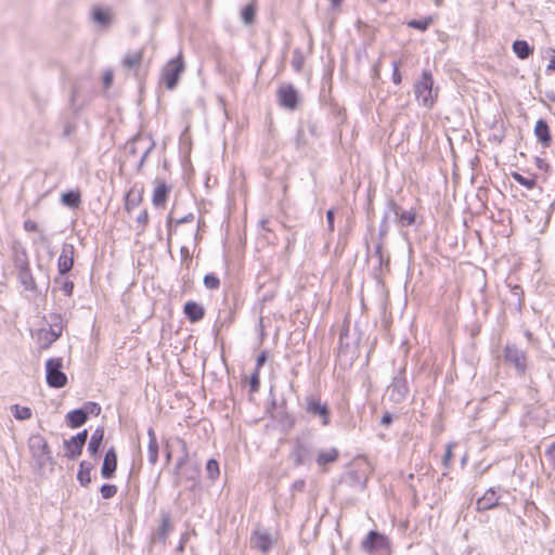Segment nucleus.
<instances>
[{"label":"nucleus","instance_id":"29","mask_svg":"<svg viewBox=\"0 0 555 555\" xmlns=\"http://www.w3.org/2000/svg\"><path fill=\"white\" fill-rule=\"evenodd\" d=\"M93 468V465L90 462L82 461L79 465V472L77 474V479L82 487H87L91 482L90 473Z\"/></svg>","mask_w":555,"mask_h":555},{"label":"nucleus","instance_id":"62","mask_svg":"<svg viewBox=\"0 0 555 555\" xmlns=\"http://www.w3.org/2000/svg\"><path fill=\"white\" fill-rule=\"evenodd\" d=\"M186 539H188V537H186V535H183V537L181 538L180 543H179V545H178V547H177V550H178L179 552H182V551H183V548H184V543H185Z\"/></svg>","mask_w":555,"mask_h":555},{"label":"nucleus","instance_id":"43","mask_svg":"<svg viewBox=\"0 0 555 555\" xmlns=\"http://www.w3.org/2000/svg\"><path fill=\"white\" fill-rule=\"evenodd\" d=\"M141 196H138V198L134 197L133 192H129L126 196V204L125 207L127 210H130L134 207H137L140 203Z\"/></svg>","mask_w":555,"mask_h":555},{"label":"nucleus","instance_id":"17","mask_svg":"<svg viewBox=\"0 0 555 555\" xmlns=\"http://www.w3.org/2000/svg\"><path fill=\"white\" fill-rule=\"evenodd\" d=\"M499 495L494 489H488L476 502L477 511H488L499 505Z\"/></svg>","mask_w":555,"mask_h":555},{"label":"nucleus","instance_id":"35","mask_svg":"<svg viewBox=\"0 0 555 555\" xmlns=\"http://www.w3.org/2000/svg\"><path fill=\"white\" fill-rule=\"evenodd\" d=\"M206 472H207L208 478L210 480L215 481L219 477V474H220L218 462L214 459L208 460V462L206 464Z\"/></svg>","mask_w":555,"mask_h":555},{"label":"nucleus","instance_id":"13","mask_svg":"<svg viewBox=\"0 0 555 555\" xmlns=\"http://www.w3.org/2000/svg\"><path fill=\"white\" fill-rule=\"evenodd\" d=\"M250 546L262 553H268L273 546V539L266 530L256 529L250 535Z\"/></svg>","mask_w":555,"mask_h":555},{"label":"nucleus","instance_id":"44","mask_svg":"<svg viewBox=\"0 0 555 555\" xmlns=\"http://www.w3.org/2000/svg\"><path fill=\"white\" fill-rule=\"evenodd\" d=\"M387 219H388L387 214H385L384 218L380 222L379 230H378V235H379L380 241H384V238L387 236V234L389 232V223H388Z\"/></svg>","mask_w":555,"mask_h":555},{"label":"nucleus","instance_id":"58","mask_svg":"<svg viewBox=\"0 0 555 555\" xmlns=\"http://www.w3.org/2000/svg\"><path fill=\"white\" fill-rule=\"evenodd\" d=\"M305 486H306L305 481L302 479H298V480L294 481L293 489L298 490V491H304Z\"/></svg>","mask_w":555,"mask_h":555},{"label":"nucleus","instance_id":"15","mask_svg":"<svg viewBox=\"0 0 555 555\" xmlns=\"http://www.w3.org/2000/svg\"><path fill=\"white\" fill-rule=\"evenodd\" d=\"M170 191L171 188L168 186L163 180H156L152 197L153 205L157 208H164L166 206Z\"/></svg>","mask_w":555,"mask_h":555},{"label":"nucleus","instance_id":"33","mask_svg":"<svg viewBox=\"0 0 555 555\" xmlns=\"http://www.w3.org/2000/svg\"><path fill=\"white\" fill-rule=\"evenodd\" d=\"M74 266L73 258H66L65 256L60 255L57 259V270L61 275L66 274L72 270Z\"/></svg>","mask_w":555,"mask_h":555},{"label":"nucleus","instance_id":"31","mask_svg":"<svg viewBox=\"0 0 555 555\" xmlns=\"http://www.w3.org/2000/svg\"><path fill=\"white\" fill-rule=\"evenodd\" d=\"M62 203L66 206L76 208L80 204V194L76 191H69L62 195Z\"/></svg>","mask_w":555,"mask_h":555},{"label":"nucleus","instance_id":"8","mask_svg":"<svg viewBox=\"0 0 555 555\" xmlns=\"http://www.w3.org/2000/svg\"><path fill=\"white\" fill-rule=\"evenodd\" d=\"M362 548L370 553L384 555L389 551V541L386 535L377 531H370L362 541Z\"/></svg>","mask_w":555,"mask_h":555},{"label":"nucleus","instance_id":"52","mask_svg":"<svg viewBox=\"0 0 555 555\" xmlns=\"http://www.w3.org/2000/svg\"><path fill=\"white\" fill-rule=\"evenodd\" d=\"M86 406L88 409V412L93 413L95 415L100 414L101 412V406L98 403L88 402Z\"/></svg>","mask_w":555,"mask_h":555},{"label":"nucleus","instance_id":"6","mask_svg":"<svg viewBox=\"0 0 555 555\" xmlns=\"http://www.w3.org/2000/svg\"><path fill=\"white\" fill-rule=\"evenodd\" d=\"M62 358H51L46 363V378L50 387L62 388L67 384V376L62 371Z\"/></svg>","mask_w":555,"mask_h":555},{"label":"nucleus","instance_id":"14","mask_svg":"<svg viewBox=\"0 0 555 555\" xmlns=\"http://www.w3.org/2000/svg\"><path fill=\"white\" fill-rule=\"evenodd\" d=\"M389 208L398 218V223L401 228L415 223L416 212L414 209L402 210L393 201L389 202Z\"/></svg>","mask_w":555,"mask_h":555},{"label":"nucleus","instance_id":"19","mask_svg":"<svg viewBox=\"0 0 555 555\" xmlns=\"http://www.w3.org/2000/svg\"><path fill=\"white\" fill-rule=\"evenodd\" d=\"M338 456H339V451L336 448H331V449L319 451L315 461H317L318 466L323 472H325L326 470L325 466L327 464L336 462L338 460Z\"/></svg>","mask_w":555,"mask_h":555},{"label":"nucleus","instance_id":"63","mask_svg":"<svg viewBox=\"0 0 555 555\" xmlns=\"http://www.w3.org/2000/svg\"><path fill=\"white\" fill-rule=\"evenodd\" d=\"M547 70H555V55L551 59L547 65Z\"/></svg>","mask_w":555,"mask_h":555},{"label":"nucleus","instance_id":"3","mask_svg":"<svg viewBox=\"0 0 555 555\" xmlns=\"http://www.w3.org/2000/svg\"><path fill=\"white\" fill-rule=\"evenodd\" d=\"M185 69V63L180 52L176 57L169 60L162 70V80L167 89L172 90L177 87L181 74Z\"/></svg>","mask_w":555,"mask_h":555},{"label":"nucleus","instance_id":"54","mask_svg":"<svg viewBox=\"0 0 555 555\" xmlns=\"http://www.w3.org/2000/svg\"><path fill=\"white\" fill-rule=\"evenodd\" d=\"M266 361H267V352L262 351L257 357V363H256V370L255 371H259V369L264 364Z\"/></svg>","mask_w":555,"mask_h":555},{"label":"nucleus","instance_id":"9","mask_svg":"<svg viewBox=\"0 0 555 555\" xmlns=\"http://www.w3.org/2000/svg\"><path fill=\"white\" fill-rule=\"evenodd\" d=\"M504 360L508 364L514 365L518 374H525L527 369V358L524 350L517 348L515 345H507L504 348Z\"/></svg>","mask_w":555,"mask_h":555},{"label":"nucleus","instance_id":"37","mask_svg":"<svg viewBox=\"0 0 555 555\" xmlns=\"http://www.w3.org/2000/svg\"><path fill=\"white\" fill-rule=\"evenodd\" d=\"M55 284L60 285V289L66 295L72 296L74 291V283L69 280H62L60 278H56L54 280Z\"/></svg>","mask_w":555,"mask_h":555},{"label":"nucleus","instance_id":"7","mask_svg":"<svg viewBox=\"0 0 555 555\" xmlns=\"http://www.w3.org/2000/svg\"><path fill=\"white\" fill-rule=\"evenodd\" d=\"M387 393L389 400L395 403H401L405 400L409 393L405 369H401L399 373L393 376L391 384L387 388Z\"/></svg>","mask_w":555,"mask_h":555},{"label":"nucleus","instance_id":"51","mask_svg":"<svg viewBox=\"0 0 555 555\" xmlns=\"http://www.w3.org/2000/svg\"><path fill=\"white\" fill-rule=\"evenodd\" d=\"M24 230L27 232H35L38 230V225L34 220L27 219L24 221Z\"/></svg>","mask_w":555,"mask_h":555},{"label":"nucleus","instance_id":"16","mask_svg":"<svg viewBox=\"0 0 555 555\" xmlns=\"http://www.w3.org/2000/svg\"><path fill=\"white\" fill-rule=\"evenodd\" d=\"M117 467V454L113 448H111L103 461V465L101 468V475L105 479H109L114 476Z\"/></svg>","mask_w":555,"mask_h":555},{"label":"nucleus","instance_id":"49","mask_svg":"<svg viewBox=\"0 0 555 555\" xmlns=\"http://www.w3.org/2000/svg\"><path fill=\"white\" fill-rule=\"evenodd\" d=\"M249 384H250V390L251 391H257L258 390L259 385H260L259 371H255L251 374L250 379H249Z\"/></svg>","mask_w":555,"mask_h":555},{"label":"nucleus","instance_id":"4","mask_svg":"<svg viewBox=\"0 0 555 555\" xmlns=\"http://www.w3.org/2000/svg\"><path fill=\"white\" fill-rule=\"evenodd\" d=\"M29 450L37 465L42 468L52 463L51 451L47 440L41 435H31L28 440Z\"/></svg>","mask_w":555,"mask_h":555},{"label":"nucleus","instance_id":"28","mask_svg":"<svg viewBox=\"0 0 555 555\" xmlns=\"http://www.w3.org/2000/svg\"><path fill=\"white\" fill-rule=\"evenodd\" d=\"M104 437V429L103 428H96L94 433L92 434L89 444H88V451L92 456H95L99 452V449L101 447L102 440Z\"/></svg>","mask_w":555,"mask_h":555},{"label":"nucleus","instance_id":"61","mask_svg":"<svg viewBox=\"0 0 555 555\" xmlns=\"http://www.w3.org/2000/svg\"><path fill=\"white\" fill-rule=\"evenodd\" d=\"M151 150H152V146L147 147V149L145 150V152L142 154V156H141V158H140V163H139V169L143 166V164H144V162L146 160L147 155H149V153L151 152Z\"/></svg>","mask_w":555,"mask_h":555},{"label":"nucleus","instance_id":"53","mask_svg":"<svg viewBox=\"0 0 555 555\" xmlns=\"http://www.w3.org/2000/svg\"><path fill=\"white\" fill-rule=\"evenodd\" d=\"M451 459H452V444L449 443L447 446V450H446V453H444V456H443V464H444V466L449 465V462L451 461Z\"/></svg>","mask_w":555,"mask_h":555},{"label":"nucleus","instance_id":"60","mask_svg":"<svg viewBox=\"0 0 555 555\" xmlns=\"http://www.w3.org/2000/svg\"><path fill=\"white\" fill-rule=\"evenodd\" d=\"M112 81H113V73L112 72H106L104 74V85H105V87H109Z\"/></svg>","mask_w":555,"mask_h":555},{"label":"nucleus","instance_id":"23","mask_svg":"<svg viewBox=\"0 0 555 555\" xmlns=\"http://www.w3.org/2000/svg\"><path fill=\"white\" fill-rule=\"evenodd\" d=\"M149 447L147 457L151 465H155L158 461V442L155 430L151 427L147 429Z\"/></svg>","mask_w":555,"mask_h":555},{"label":"nucleus","instance_id":"57","mask_svg":"<svg viewBox=\"0 0 555 555\" xmlns=\"http://www.w3.org/2000/svg\"><path fill=\"white\" fill-rule=\"evenodd\" d=\"M193 220H194V215L193 214H188L183 218L177 219L176 223L177 224H182V223L191 222Z\"/></svg>","mask_w":555,"mask_h":555},{"label":"nucleus","instance_id":"26","mask_svg":"<svg viewBox=\"0 0 555 555\" xmlns=\"http://www.w3.org/2000/svg\"><path fill=\"white\" fill-rule=\"evenodd\" d=\"M512 48L520 60H526L533 53V48L526 40L514 41Z\"/></svg>","mask_w":555,"mask_h":555},{"label":"nucleus","instance_id":"59","mask_svg":"<svg viewBox=\"0 0 555 555\" xmlns=\"http://www.w3.org/2000/svg\"><path fill=\"white\" fill-rule=\"evenodd\" d=\"M537 167L542 170H547L550 165L542 158H537Z\"/></svg>","mask_w":555,"mask_h":555},{"label":"nucleus","instance_id":"56","mask_svg":"<svg viewBox=\"0 0 555 555\" xmlns=\"http://www.w3.org/2000/svg\"><path fill=\"white\" fill-rule=\"evenodd\" d=\"M391 422H392V415L389 412H386L380 420V424L383 426H389L391 424Z\"/></svg>","mask_w":555,"mask_h":555},{"label":"nucleus","instance_id":"18","mask_svg":"<svg viewBox=\"0 0 555 555\" xmlns=\"http://www.w3.org/2000/svg\"><path fill=\"white\" fill-rule=\"evenodd\" d=\"M534 134L543 147H548L552 143L551 131L544 119H539L534 127Z\"/></svg>","mask_w":555,"mask_h":555},{"label":"nucleus","instance_id":"64","mask_svg":"<svg viewBox=\"0 0 555 555\" xmlns=\"http://www.w3.org/2000/svg\"><path fill=\"white\" fill-rule=\"evenodd\" d=\"M546 98L552 101V102H555V91H550L546 93Z\"/></svg>","mask_w":555,"mask_h":555},{"label":"nucleus","instance_id":"48","mask_svg":"<svg viewBox=\"0 0 555 555\" xmlns=\"http://www.w3.org/2000/svg\"><path fill=\"white\" fill-rule=\"evenodd\" d=\"M75 254V247L73 244L64 243L62 246L61 255L65 256L66 258H73L74 259Z\"/></svg>","mask_w":555,"mask_h":555},{"label":"nucleus","instance_id":"55","mask_svg":"<svg viewBox=\"0 0 555 555\" xmlns=\"http://www.w3.org/2000/svg\"><path fill=\"white\" fill-rule=\"evenodd\" d=\"M374 255L376 257H378V260H379V263L383 262V241H380L376 247H375V251H374Z\"/></svg>","mask_w":555,"mask_h":555},{"label":"nucleus","instance_id":"22","mask_svg":"<svg viewBox=\"0 0 555 555\" xmlns=\"http://www.w3.org/2000/svg\"><path fill=\"white\" fill-rule=\"evenodd\" d=\"M143 55V50L127 53L121 61L122 67L129 70H137L142 63Z\"/></svg>","mask_w":555,"mask_h":555},{"label":"nucleus","instance_id":"36","mask_svg":"<svg viewBox=\"0 0 555 555\" xmlns=\"http://www.w3.org/2000/svg\"><path fill=\"white\" fill-rule=\"evenodd\" d=\"M255 7L253 4H247L243 10H242V20L243 22L246 24V25H249L254 22L255 20Z\"/></svg>","mask_w":555,"mask_h":555},{"label":"nucleus","instance_id":"45","mask_svg":"<svg viewBox=\"0 0 555 555\" xmlns=\"http://www.w3.org/2000/svg\"><path fill=\"white\" fill-rule=\"evenodd\" d=\"M400 65H401L400 61H393L392 62V81L396 85H399L402 81V77H401V74L399 72Z\"/></svg>","mask_w":555,"mask_h":555},{"label":"nucleus","instance_id":"2","mask_svg":"<svg viewBox=\"0 0 555 555\" xmlns=\"http://www.w3.org/2000/svg\"><path fill=\"white\" fill-rule=\"evenodd\" d=\"M313 455V443L308 437H298L294 442L289 460L294 466L309 465Z\"/></svg>","mask_w":555,"mask_h":555},{"label":"nucleus","instance_id":"27","mask_svg":"<svg viewBox=\"0 0 555 555\" xmlns=\"http://www.w3.org/2000/svg\"><path fill=\"white\" fill-rule=\"evenodd\" d=\"M172 530L169 513H162V524L158 527L156 538L163 542L166 541L169 532Z\"/></svg>","mask_w":555,"mask_h":555},{"label":"nucleus","instance_id":"10","mask_svg":"<svg viewBox=\"0 0 555 555\" xmlns=\"http://www.w3.org/2000/svg\"><path fill=\"white\" fill-rule=\"evenodd\" d=\"M307 406L306 411L308 414L312 416H318L321 420V424L323 426H327L330 424L331 412L326 403H322L319 399L314 397H308L306 399Z\"/></svg>","mask_w":555,"mask_h":555},{"label":"nucleus","instance_id":"25","mask_svg":"<svg viewBox=\"0 0 555 555\" xmlns=\"http://www.w3.org/2000/svg\"><path fill=\"white\" fill-rule=\"evenodd\" d=\"M16 272L20 283L26 291L37 292V284L30 272V268H26Z\"/></svg>","mask_w":555,"mask_h":555},{"label":"nucleus","instance_id":"41","mask_svg":"<svg viewBox=\"0 0 555 555\" xmlns=\"http://www.w3.org/2000/svg\"><path fill=\"white\" fill-rule=\"evenodd\" d=\"M103 499H112L117 493V487L115 485H103L100 489Z\"/></svg>","mask_w":555,"mask_h":555},{"label":"nucleus","instance_id":"11","mask_svg":"<svg viewBox=\"0 0 555 555\" xmlns=\"http://www.w3.org/2000/svg\"><path fill=\"white\" fill-rule=\"evenodd\" d=\"M279 104L289 111H294L298 103V92L292 85H282L278 89Z\"/></svg>","mask_w":555,"mask_h":555},{"label":"nucleus","instance_id":"30","mask_svg":"<svg viewBox=\"0 0 555 555\" xmlns=\"http://www.w3.org/2000/svg\"><path fill=\"white\" fill-rule=\"evenodd\" d=\"M13 261H14V267H15L16 271L29 268L28 256L24 248H20V249L15 248L14 249Z\"/></svg>","mask_w":555,"mask_h":555},{"label":"nucleus","instance_id":"42","mask_svg":"<svg viewBox=\"0 0 555 555\" xmlns=\"http://www.w3.org/2000/svg\"><path fill=\"white\" fill-rule=\"evenodd\" d=\"M545 457L550 467L555 472V441L545 449Z\"/></svg>","mask_w":555,"mask_h":555},{"label":"nucleus","instance_id":"47","mask_svg":"<svg viewBox=\"0 0 555 555\" xmlns=\"http://www.w3.org/2000/svg\"><path fill=\"white\" fill-rule=\"evenodd\" d=\"M137 223L141 227V231H144L149 223V212L146 209L142 210L137 217Z\"/></svg>","mask_w":555,"mask_h":555},{"label":"nucleus","instance_id":"39","mask_svg":"<svg viewBox=\"0 0 555 555\" xmlns=\"http://www.w3.org/2000/svg\"><path fill=\"white\" fill-rule=\"evenodd\" d=\"M204 285L208 289H217L220 286V280L214 273H208L204 276Z\"/></svg>","mask_w":555,"mask_h":555},{"label":"nucleus","instance_id":"24","mask_svg":"<svg viewBox=\"0 0 555 555\" xmlns=\"http://www.w3.org/2000/svg\"><path fill=\"white\" fill-rule=\"evenodd\" d=\"M88 418V411L83 409H76L67 413L66 420L72 428H77L86 423Z\"/></svg>","mask_w":555,"mask_h":555},{"label":"nucleus","instance_id":"34","mask_svg":"<svg viewBox=\"0 0 555 555\" xmlns=\"http://www.w3.org/2000/svg\"><path fill=\"white\" fill-rule=\"evenodd\" d=\"M512 178L528 190H532L537 184V180L534 178H526L519 172H512Z\"/></svg>","mask_w":555,"mask_h":555},{"label":"nucleus","instance_id":"40","mask_svg":"<svg viewBox=\"0 0 555 555\" xmlns=\"http://www.w3.org/2000/svg\"><path fill=\"white\" fill-rule=\"evenodd\" d=\"M430 23H431L430 17L425 18V20H412L408 23V26L424 31L428 28Z\"/></svg>","mask_w":555,"mask_h":555},{"label":"nucleus","instance_id":"32","mask_svg":"<svg viewBox=\"0 0 555 555\" xmlns=\"http://www.w3.org/2000/svg\"><path fill=\"white\" fill-rule=\"evenodd\" d=\"M12 412L16 420L25 421L29 420L33 415L31 409L28 406H21L18 404L12 405Z\"/></svg>","mask_w":555,"mask_h":555},{"label":"nucleus","instance_id":"20","mask_svg":"<svg viewBox=\"0 0 555 555\" xmlns=\"http://www.w3.org/2000/svg\"><path fill=\"white\" fill-rule=\"evenodd\" d=\"M183 312L192 323L201 321L205 315L204 307L195 301H188L184 305Z\"/></svg>","mask_w":555,"mask_h":555},{"label":"nucleus","instance_id":"1","mask_svg":"<svg viewBox=\"0 0 555 555\" xmlns=\"http://www.w3.org/2000/svg\"><path fill=\"white\" fill-rule=\"evenodd\" d=\"M414 94L423 106L427 108L434 106L438 98V89H434V78L429 70H423L421 79L414 85Z\"/></svg>","mask_w":555,"mask_h":555},{"label":"nucleus","instance_id":"21","mask_svg":"<svg viewBox=\"0 0 555 555\" xmlns=\"http://www.w3.org/2000/svg\"><path fill=\"white\" fill-rule=\"evenodd\" d=\"M92 21L102 26L108 27L112 23V11L109 8L103 9L101 7H93Z\"/></svg>","mask_w":555,"mask_h":555},{"label":"nucleus","instance_id":"46","mask_svg":"<svg viewBox=\"0 0 555 555\" xmlns=\"http://www.w3.org/2000/svg\"><path fill=\"white\" fill-rule=\"evenodd\" d=\"M306 144H307V140H306L305 132L302 129H298L297 134L295 137V145L299 150V149L305 147Z\"/></svg>","mask_w":555,"mask_h":555},{"label":"nucleus","instance_id":"50","mask_svg":"<svg viewBox=\"0 0 555 555\" xmlns=\"http://www.w3.org/2000/svg\"><path fill=\"white\" fill-rule=\"evenodd\" d=\"M334 219H335V214H334V210L333 209H328L326 211V222H327V230L330 232H333L335 227H334Z\"/></svg>","mask_w":555,"mask_h":555},{"label":"nucleus","instance_id":"12","mask_svg":"<svg viewBox=\"0 0 555 555\" xmlns=\"http://www.w3.org/2000/svg\"><path fill=\"white\" fill-rule=\"evenodd\" d=\"M88 438L87 429L78 433L76 436L72 437L69 440L64 441V446L67 450L66 456L68 459H76L82 452V448L86 444Z\"/></svg>","mask_w":555,"mask_h":555},{"label":"nucleus","instance_id":"5","mask_svg":"<svg viewBox=\"0 0 555 555\" xmlns=\"http://www.w3.org/2000/svg\"><path fill=\"white\" fill-rule=\"evenodd\" d=\"M62 322L60 315H51L49 328H40L36 333V340L41 349H48L61 335Z\"/></svg>","mask_w":555,"mask_h":555},{"label":"nucleus","instance_id":"38","mask_svg":"<svg viewBox=\"0 0 555 555\" xmlns=\"http://www.w3.org/2000/svg\"><path fill=\"white\" fill-rule=\"evenodd\" d=\"M304 63H305V59H304V55L302 53L300 52V50H295L293 52V57H292V66L293 68L299 73L301 72L302 69V66H304Z\"/></svg>","mask_w":555,"mask_h":555}]
</instances>
